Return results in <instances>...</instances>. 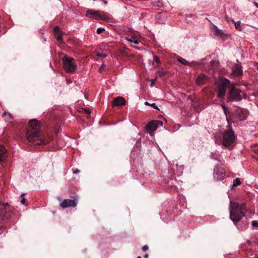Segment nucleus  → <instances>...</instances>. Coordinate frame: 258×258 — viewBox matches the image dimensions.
Here are the masks:
<instances>
[{
    "instance_id": "9b49d317",
    "label": "nucleus",
    "mask_w": 258,
    "mask_h": 258,
    "mask_svg": "<svg viewBox=\"0 0 258 258\" xmlns=\"http://www.w3.org/2000/svg\"><path fill=\"white\" fill-rule=\"evenodd\" d=\"M126 103L125 99L122 97H117L113 100L112 105L114 106H123Z\"/></svg>"
},
{
    "instance_id": "a878e982",
    "label": "nucleus",
    "mask_w": 258,
    "mask_h": 258,
    "mask_svg": "<svg viewBox=\"0 0 258 258\" xmlns=\"http://www.w3.org/2000/svg\"><path fill=\"white\" fill-rule=\"evenodd\" d=\"M104 31H105V29L103 28L99 27L97 29L96 32L97 34H101Z\"/></svg>"
},
{
    "instance_id": "f257e3e1",
    "label": "nucleus",
    "mask_w": 258,
    "mask_h": 258,
    "mask_svg": "<svg viewBox=\"0 0 258 258\" xmlns=\"http://www.w3.org/2000/svg\"><path fill=\"white\" fill-rule=\"evenodd\" d=\"M224 114L226 117V120L228 122V129L225 131L223 134L222 145L226 148L231 149L235 145V141L236 140V136L229 123V118L227 116L226 108L223 103L221 104Z\"/></svg>"
},
{
    "instance_id": "2eb2a0df",
    "label": "nucleus",
    "mask_w": 258,
    "mask_h": 258,
    "mask_svg": "<svg viewBox=\"0 0 258 258\" xmlns=\"http://www.w3.org/2000/svg\"><path fill=\"white\" fill-rule=\"evenodd\" d=\"M207 78L205 75L200 74L196 79V82L198 85H203L205 83Z\"/></svg>"
},
{
    "instance_id": "ea45409f",
    "label": "nucleus",
    "mask_w": 258,
    "mask_h": 258,
    "mask_svg": "<svg viewBox=\"0 0 258 258\" xmlns=\"http://www.w3.org/2000/svg\"><path fill=\"white\" fill-rule=\"evenodd\" d=\"M153 85H154V82H153V81L152 80V83H151V87H152Z\"/></svg>"
},
{
    "instance_id": "c756f323",
    "label": "nucleus",
    "mask_w": 258,
    "mask_h": 258,
    "mask_svg": "<svg viewBox=\"0 0 258 258\" xmlns=\"http://www.w3.org/2000/svg\"><path fill=\"white\" fill-rule=\"evenodd\" d=\"M240 21H237L235 23V27L236 28H238L239 27H240Z\"/></svg>"
},
{
    "instance_id": "2f4dec72",
    "label": "nucleus",
    "mask_w": 258,
    "mask_h": 258,
    "mask_svg": "<svg viewBox=\"0 0 258 258\" xmlns=\"http://www.w3.org/2000/svg\"><path fill=\"white\" fill-rule=\"evenodd\" d=\"M73 171L75 174L79 173L80 172V170L78 169H73Z\"/></svg>"
},
{
    "instance_id": "f704fd0d",
    "label": "nucleus",
    "mask_w": 258,
    "mask_h": 258,
    "mask_svg": "<svg viewBox=\"0 0 258 258\" xmlns=\"http://www.w3.org/2000/svg\"><path fill=\"white\" fill-rule=\"evenodd\" d=\"M104 66V64L102 65L99 69V71L100 73L102 72V71H103V67Z\"/></svg>"
},
{
    "instance_id": "a211bd4d",
    "label": "nucleus",
    "mask_w": 258,
    "mask_h": 258,
    "mask_svg": "<svg viewBox=\"0 0 258 258\" xmlns=\"http://www.w3.org/2000/svg\"><path fill=\"white\" fill-rule=\"evenodd\" d=\"M213 175L215 180L216 181L221 180L224 177L223 172L218 173V172L216 171L215 169L214 170Z\"/></svg>"
},
{
    "instance_id": "ddd939ff",
    "label": "nucleus",
    "mask_w": 258,
    "mask_h": 258,
    "mask_svg": "<svg viewBox=\"0 0 258 258\" xmlns=\"http://www.w3.org/2000/svg\"><path fill=\"white\" fill-rule=\"evenodd\" d=\"M232 71L235 75L239 76L242 73L241 67L239 64H235L233 66Z\"/></svg>"
},
{
    "instance_id": "f3484780",
    "label": "nucleus",
    "mask_w": 258,
    "mask_h": 258,
    "mask_svg": "<svg viewBox=\"0 0 258 258\" xmlns=\"http://www.w3.org/2000/svg\"><path fill=\"white\" fill-rule=\"evenodd\" d=\"M212 30L214 34L217 36H222L225 34L222 30L218 29V28L215 25H213L212 28Z\"/></svg>"
},
{
    "instance_id": "1a4fd4ad",
    "label": "nucleus",
    "mask_w": 258,
    "mask_h": 258,
    "mask_svg": "<svg viewBox=\"0 0 258 258\" xmlns=\"http://www.w3.org/2000/svg\"><path fill=\"white\" fill-rule=\"evenodd\" d=\"M163 122L160 120H153L148 123L147 128L149 132H154L157 129L159 125L162 126Z\"/></svg>"
},
{
    "instance_id": "c85d7f7f",
    "label": "nucleus",
    "mask_w": 258,
    "mask_h": 258,
    "mask_svg": "<svg viewBox=\"0 0 258 258\" xmlns=\"http://www.w3.org/2000/svg\"><path fill=\"white\" fill-rule=\"evenodd\" d=\"M54 31L55 34H57L58 33H60L59 31V27L58 26L55 27L54 28Z\"/></svg>"
},
{
    "instance_id": "b1692460",
    "label": "nucleus",
    "mask_w": 258,
    "mask_h": 258,
    "mask_svg": "<svg viewBox=\"0 0 258 258\" xmlns=\"http://www.w3.org/2000/svg\"><path fill=\"white\" fill-rule=\"evenodd\" d=\"M240 184H241V182H240V179L239 178H236L233 180L232 188H233L234 187L239 185Z\"/></svg>"
},
{
    "instance_id": "423d86ee",
    "label": "nucleus",
    "mask_w": 258,
    "mask_h": 258,
    "mask_svg": "<svg viewBox=\"0 0 258 258\" xmlns=\"http://www.w3.org/2000/svg\"><path fill=\"white\" fill-rule=\"evenodd\" d=\"M241 91L235 88L232 84L228 93V100L229 101H240L242 99Z\"/></svg>"
},
{
    "instance_id": "4468645a",
    "label": "nucleus",
    "mask_w": 258,
    "mask_h": 258,
    "mask_svg": "<svg viewBox=\"0 0 258 258\" xmlns=\"http://www.w3.org/2000/svg\"><path fill=\"white\" fill-rule=\"evenodd\" d=\"M7 150L3 145H0V162H2L7 158Z\"/></svg>"
},
{
    "instance_id": "7ed1b4c3",
    "label": "nucleus",
    "mask_w": 258,
    "mask_h": 258,
    "mask_svg": "<svg viewBox=\"0 0 258 258\" xmlns=\"http://www.w3.org/2000/svg\"><path fill=\"white\" fill-rule=\"evenodd\" d=\"M26 137L29 142H33L35 145H46L48 143V141L44 139L40 131L28 130Z\"/></svg>"
},
{
    "instance_id": "cd10ccee",
    "label": "nucleus",
    "mask_w": 258,
    "mask_h": 258,
    "mask_svg": "<svg viewBox=\"0 0 258 258\" xmlns=\"http://www.w3.org/2000/svg\"><path fill=\"white\" fill-rule=\"evenodd\" d=\"M154 60L158 63H160V60L159 58L157 56H154Z\"/></svg>"
},
{
    "instance_id": "5701e85b",
    "label": "nucleus",
    "mask_w": 258,
    "mask_h": 258,
    "mask_svg": "<svg viewBox=\"0 0 258 258\" xmlns=\"http://www.w3.org/2000/svg\"><path fill=\"white\" fill-rule=\"evenodd\" d=\"M6 213V208L4 205L0 206V218H3Z\"/></svg>"
},
{
    "instance_id": "4c0bfd02",
    "label": "nucleus",
    "mask_w": 258,
    "mask_h": 258,
    "mask_svg": "<svg viewBox=\"0 0 258 258\" xmlns=\"http://www.w3.org/2000/svg\"><path fill=\"white\" fill-rule=\"evenodd\" d=\"M145 104L146 105H149V106H150V105H151V104H150V103H149V102H145Z\"/></svg>"
},
{
    "instance_id": "9d476101",
    "label": "nucleus",
    "mask_w": 258,
    "mask_h": 258,
    "mask_svg": "<svg viewBox=\"0 0 258 258\" xmlns=\"http://www.w3.org/2000/svg\"><path fill=\"white\" fill-rule=\"evenodd\" d=\"M94 19L107 21L110 19V15L104 12L97 11V13L95 14Z\"/></svg>"
},
{
    "instance_id": "aec40b11",
    "label": "nucleus",
    "mask_w": 258,
    "mask_h": 258,
    "mask_svg": "<svg viewBox=\"0 0 258 258\" xmlns=\"http://www.w3.org/2000/svg\"><path fill=\"white\" fill-rule=\"evenodd\" d=\"M97 13L96 10H88L86 12V16L90 18H94L95 14Z\"/></svg>"
},
{
    "instance_id": "c9c22d12",
    "label": "nucleus",
    "mask_w": 258,
    "mask_h": 258,
    "mask_svg": "<svg viewBox=\"0 0 258 258\" xmlns=\"http://www.w3.org/2000/svg\"><path fill=\"white\" fill-rule=\"evenodd\" d=\"M256 224H257V223L255 221H253L252 223V224L253 226H255L256 225Z\"/></svg>"
},
{
    "instance_id": "7c9ffc66",
    "label": "nucleus",
    "mask_w": 258,
    "mask_h": 258,
    "mask_svg": "<svg viewBox=\"0 0 258 258\" xmlns=\"http://www.w3.org/2000/svg\"><path fill=\"white\" fill-rule=\"evenodd\" d=\"M148 249H149V247H148V246L147 245H146L143 246V247H142V250H143V251H147V250H148Z\"/></svg>"
},
{
    "instance_id": "412c9836",
    "label": "nucleus",
    "mask_w": 258,
    "mask_h": 258,
    "mask_svg": "<svg viewBox=\"0 0 258 258\" xmlns=\"http://www.w3.org/2000/svg\"><path fill=\"white\" fill-rule=\"evenodd\" d=\"M125 39L127 41H128V42L134 43L135 44H138L140 43V41L139 40L135 38V37H132V38L126 37Z\"/></svg>"
},
{
    "instance_id": "bb28decb",
    "label": "nucleus",
    "mask_w": 258,
    "mask_h": 258,
    "mask_svg": "<svg viewBox=\"0 0 258 258\" xmlns=\"http://www.w3.org/2000/svg\"><path fill=\"white\" fill-rule=\"evenodd\" d=\"M96 55H97V56L100 57H102V58H105L107 56L106 54L103 53H97Z\"/></svg>"
},
{
    "instance_id": "6e6552de",
    "label": "nucleus",
    "mask_w": 258,
    "mask_h": 258,
    "mask_svg": "<svg viewBox=\"0 0 258 258\" xmlns=\"http://www.w3.org/2000/svg\"><path fill=\"white\" fill-rule=\"evenodd\" d=\"M78 200L75 198L73 199H65L60 204V206L63 208L68 207H75L78 204Z\"/></svg>"
},
{
    "instance_id": "473e14b6",
    "label": "nucleus",
    "mask_w": 258,
    "mask_h": 258,
    "mask_svg": "<svg viewBox=\"0 0 258 258\" xmlns=\"http://www.w3.org/2000/svg\"><path fill=\"white\" fill-rule=\"evenodd\" d=\"M151 106L153 107L155 109H159L158 107L156 106V104L155 103H152V104H151L150 105Z\"/></svg>"
},
{
    "instance_id": "72a5a7b5",
    "label": "nucleus",
    "mask_w": 258,
    "mask_h": 258,
    "mask_svg": "<svg viewBox=\"0 0 258 258\" xmlns=\"http://www.w3.org/2000/svg\"><path fill=\"white\" fill-rule=\"evenodd\" d=\"M21 204L23 205H26V199L24 198H23L21 201Z\"/></svg>"
},
{
    "instance_id": "20e7f679",
    "label": "nucleus",
    "mask_w": 258,
    "mask_h": 258,
    "mask_svg": "<svg viewBox=\"0 0 258 258\" xmlns=\"http://www.w3.org/2000/svg\"><path fill=\"white\" fill-rule=\"evenodd\" d=\"M229 83V80L226 78H221L216 81L215 85L217 88L218 97L224 98L226 92V88Z\"/></svg>"
},
{
    "instance_id": "0eeeda50",
    "label": "nucleus",
    "mask_w": 258,
    "mask_h": 258,
    "mask_svg": "<svg viewBox=\"0 0 258 258\" xmlns=\"http://www.w3.org/2000/svg\"><path fill=\"white\" fill-rule=\"evenodd\" d=\"M248 114V112L247 110L244 109H237L235 111V118L233 122L235 121L239 120H243L246 119Z\"/></svg>"
},
{
    "instance_id": "a19ab883",
    "label": "nucleus",
    "mask_w": 258,
    "mask_h": 258,
    "mask_svg": "<svg viewBox=\"0 0 258 258\" xmlns=\"http://www.w3.org/2000/svg\"><path fill=\"white\" fill-rule=\"evenodd\" d=\"M137 258H142L141 256H138Z\"/></svg>"
},
{
    "instance_id": "393cba45",
    "label": "nucleus",
    "mask_w": 258,
    "mask_h": 258,
    "mask_svg": "<svg viewBox=\"0 0 258 258\" xmlns=\"http://www.w3.org/2000/svg\"><path fill=\"white\" fill-rule=\"evenodd\" d=\"M165 74H166V73L163 70H161V71L157 72V75L159 77H162L164 75H165Z\"/></svg>"
},
{
    "instance_id": "f8f14e48",
    "label": "nucleus",
    "mask_w": 258,
    "mask_h": 258,
    "mask_svg": "<svg viewBox=\"0 0 258 258\" xmlns=\"http://www.w3.org/2000/svg\"><path fill=\"white\" fill-rule=\"evenodd\" d=\"M29 127L28 130L40 131V123L35 119L30 120Z\"/></svg>"
},
{
    "instance_id": "4be33fe9",
    "label": "nucleus",
    "mask_w": 258,
    "mask_h": 258,
    "mask_svg": "<svg viewBox=\"0 0 258 258\" xmlns=\"http://www.w3.org/2000/svg\"><path fill=\"white\" fill-rule=\"evenodd\" d=\"M55 37L56 38V40L59 43H63V39H62V35H61V34L60 33H58L57 34H55Z\"/></svg>"
},
{
    "instance_id": "e433bc0d",
    "label": "nucleus",
    "mask_w": 258,
    "mask_h": 258,
    "mask_svg": "<svg viewBox=\"0 0 258 258\" xmlns=\"http://www.w3.org/2000/svg\"><path fill=\"white\" fill-rule=\"evenodd\" d=\"M253 4H254V5L256 8H258V3H256V2H254V3H253Z\"/></svg>"
},
{
    "instance_id": "39448f33",
    "label": "nucleus",
    "mask_w": 258,
    "mask_h": 258,
    "mask_svg": "<svg viewBox=\"0 0 258 258\" xmlns=\"http://www.w3.org/2000/svg\"><path fill=\"white\" fill-rule=\"evenodd\" d=\"M63 66L68 73L75 72L77 69V65L74 58L64 56L62 58Z\"/></svg>"
},
{
    "instance_id": "f03ea898",
    "label": "nucleus",
    "mask_w": 258,
    "mask_h": 258,
    "mask_svg": "<svg viewBox=\"0 0 258 258\" xmlns=\"http://www.w3.org/2000/svg\"><path fill=\"white\" fill-rule=\"evenodd\" d=\"M230 218L236 223L245 216V205L244 203L239 204L236 202H230Z\"/></svg>"
},
{
    "instance_id": "6ab92c4d",
    "label": "nucleus",
    "mask_w": 258,
    "mask_h": 258,
    "mask_svg": "<svg viewBox=\"0 0 258 258\" xmlns=\"http://www.w3.org/2000/svg\"><path fill=\"white\" fill-rule=\"evenodd\" d=\"M3 117L6 121L12 122L13 119L12 115L9 112H5L3 115Z\"/></svg>"
},
{
    "instance_id": "dca6fc26",
    "label": "nucleus",
    "mask_w": 258,
    "mask_h": 258,
    "mask_svg": "<svg viewBox=\"0 0 258 258\" xmlns=\"http://www.w3.org/2000/svg\"><path fill=\"white\" fill-rule=\"evenodd\" d=\"M177 60L178 61L181 62L182 64L186 65V66H193L195 64H197L198 63L197 62L195 61H192L190 62H188L186 60H185V59H184L180 56L177 57Z\"/></svg>"
},
{
    "instance_id": "58836bf2",
    "label": "nucleus",
    "mask_w": 258,
    "mask_h": 258,
    "mask_svg": "<svg viewBox=\"0 0 258 258\" xmlns=\"http://www.w3.org/2000/svg\"><path fill=\"white\" fill-rule=\"evenodd\" d=\"M148 254H146L145 255H144V258H148Z\"/></svg>"
}]
</instances>
